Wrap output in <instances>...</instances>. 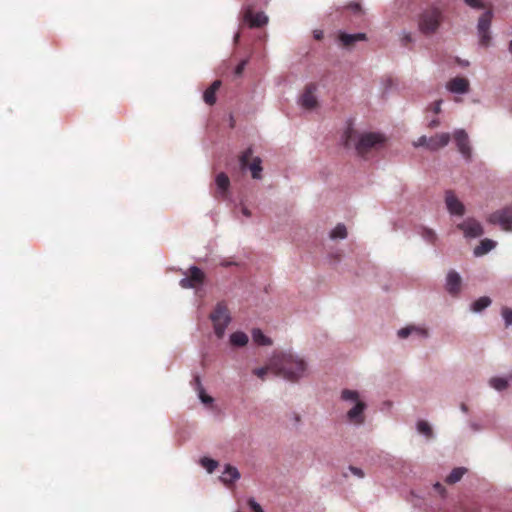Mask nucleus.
Returning <instances> with one entry per match:
<instances>
[{"instance_id":"1","label":"nucleus","mask_w":512,"mask_h":512,"mask_svg":"<svg viewBox=\"0 0 512 512\" xmlns=\"http://www.w3.org/2000/svg\"><path fill=\"white\" fill-rule=\"evenodd\" d=\"M270 368L284 380L296 383L309 375L307 360L292 349L276 351L270 359Z\"/></svg>"},{"instance_id":"2","label":"nucleus","mask_w":512,"mask_h":512,"mask_svg":"<svg viewBox=\"0 0 512 512\" xmlns=\"http://www.w3.org/2000/svg\"><path fill=\"white\" fill-rule=\"evenodd\" d=\"M345 147L354 145L357 154L364 157L372 149L382 147L386 141L384 134L380 132H363L357 133L352 127H348L343 136Z\"/></svg>"},{"instance_id":"3","label":"nucleus","mask_w":512,"mask_h":512,"mask_svg":"<svg viewBox=\"0 0 512 512\" xmlns=\"http://www.w3.org/2000/svg\"><path fill=\"white\" fill-rule=\"evenodd\" d=\"M444 21L443 12L436 6L421 11L417 16L418 31L426 38L436 34Z\"/></svg>"},{"instance_id":"4","label":"nucleus","mask_w":512,"mask_h":512,"mask_svg":"<svg viewBox=\"0 0 512 512\" xmlns=\"http://www.w3.org/2000/svg\"><path fill=\"white\" fill-rule=\"evenodd\" d=\"M340 398L345 402L354 404L346 413L347 421L356 427L362 426L365 423V411L368 406L364 400L360 399L359 392L357 390L343 389Z\"/></svg>"},{"instance_id":"5","label":"nucleus","mask_w":512,"mask_h":512,"mask_svg":"<svg viewBox=\"0 0 512 512\" xmlns=\"http://www.w3.org/2000/svg\"><path fill=\"white\" fill-rule=\"evenodd\" d=\"M267 2L268 0H260L259 2L253 1L251 3L244 4L239 15V20L242 23L247 24L250 28L265 26L269 21L268 16L264 12L254 13L253 10L258 4H266Z\"/></svg>"},{"instance_id":"6","label":"nucleus","mask_w":512,"mask_h":512,"mask_svg":"<svg viewBox=\"0 0 512 512\" xmlns=\"http://www.w3.org/2000/svg\"><path fill=\"white\" fill-rule=\"evenodd\" d=\"M209 319L213 323L214 333L218 338L225 335L226 328L230 324L232 318L229 310L224 302H218L211 312Z\"/></svg>"},{"instance_id":"7","label":"nucleus","mask_w":512,"mask_h":512,"mask_svg":"<svg viewBox=\"0 0 512 512\" xmlns=\"http://www.w3.org/2000/svg\"><path fill=\"white\" fill-rule=\"evenodd\" d=\"M487 221L491 225L499 226L505 232L512 231V206H506L492 212Z\"/></svg>"},{"instance_id":"8","label":"nucleus","mask_w":512,"mask_h":512,"mask_svg":"<svg viewBox=\"0 0 512 512\" xmlns=\"http://www.w3.org/2000/svg\"><path fill=\"white\" fill-rule=\"evenodd\" d=\"M450 142V134L449 133H440L432 137H427L425 135L419 137L417 141L413 142V146L424 147L430 151H437L440 148H443L448 145Z\"/></svg>"},{"instance_id":"9","label":"nucleus","mask_w":512,"mask_h":512,"mask_svg":"<svg viewBox=\"0 0 512 512\" xmlns=\"http://www.w3.org/2000/svg\"><path fill=\"white\" fill-rule=\"evenodd\" d=\"M493 18V11H485L478 19L477 23V35L479 37V45L482 47H488L491 42L490 27Z\"/></svg>"},{"instance_id":"10","label":"nucleus","mask_w":512,"mask_h":512,"mask_svg":"<svg viewBox=\"0 0 512 512\" xmlns=\"http://www.w3.org/2000/svg\"><path fill=\"white\" fill-rule=\"evenodd\" d=\"M454 140L456 147L466 162L472 161V147L469 136L464 129H456L454 131Z\"/></svg>"},{"instance_id":"11","label":"nucleus","mask_w":512,"mask_h":512,"mask_svg":"<svg viewBox=\"0 0 512 512\" xmlns=\"http://www.w3.org/2000/svg\"><path fill=\"white\" fill-rule=\"evenodd\" d=\"M405 500L414 508L421 509L425 512H436L431 503L428 501L426 494L422 491L412 489L408 492Z\"/></svg>"},{"instance_id":"12","label":"nucleus","mask_w":512,"mask_h":512,"mask_svg":"<svg viewBox=\"0 0 512 512\" xmlns=\"http://www.w3.org/2000/svg\"><path fill=\"white\" fill-rule=\"evenodd\" d=\"M457 228L463 232L465 238H478L484 234L482 224L472 217L457 224Z\"/></svg>"},{"instance_id":"13","label":"nucleus","mask_w":512,"mask_h":512,"mask_svg":"<svg viewBox=\"0 0 512 512\" xmlns=\"http://www.w3.org/2000/svg\"><path fill=\"white\" fill-rule=\"evenodd\" d=\"M190 276L183 277L179 281V285L184 289L196 288L198 285H202L204 282V272L195 265L189 268Z\"/></svg>"},{"instance_id":"14","label":"nucleus","mask_w":512,"mask_h":512,"mask_svg":"<svg viewBox=\"0 0 512 512\" xmlns=\"http://www.w3.org/2000/svg\"><path fill=\"white\" fill-rule=\"evenodd\" d=\"M445 204L451 215L463 216L465 214L464 204L456 197L453 191L445 192Z\"/></svg>"},{"instance_id":"15","label":"nucleus","mask_w":512,"mask_h":512,"mask_svg":"<svg viewBox=\"0 0 512 512\" xmlns=\"http://www.w3.org/2000/svg\"><path fill=\"white\" fill-rule=\"evenodd\" d=\"M462 278L455 270L448 271L445 278V289L451 296H457L460 293Z\"/></svg>"},{"instance_id":"16","label":"nucleus","mask_w":512,"mask_h":512,"mask_svg":"<svg viewBox=\"0 0 512 512\" xmlns=\"http://www.w3.org/2000/svg\"><path fill=\"white\" fill-rule=\"evenodd\" d=\"M215 184L217 187L216 197L221 198L225 201L229 200V187L230 180L226 173L220 172L215 177Z\"/></svg>"},{"instance_id":"17","label":"nucleus","mask_w":512,"mask_h":512,"mask_svg":"<svg viewBox=\"0 0 512 512\" xmlns=\"http://www.w3.org/2000/svg\"><path fill=\"white\" fill-rule=\"evenodd\" d=\"M446 88L453 94H465L469 91V81L463 77H455L446 84Z\"/></svg>"},{"instance_id":"18","label":"nucleus","mask_w":512,"mask_h":512,"mask_svg":"<svg viewBox=\"0 0 512 512\" xmlns=\"http://www.w3.org/2000/svg\"><path fill=\"white\" fill-rule=\"evenodd\" d=\"M241 477V474L237 467L226 464L224 466V470L222 472V475L220 476V481L225 484L226 486H229L231 484H234L237 480H239Z\"/></svg>"},{"instance_id":"19","label":"nucleus","mask_w":512,"mask_h":512,"mask_svg":"<svg viewBox=\"0 0 512 512\" xmlns=\"http://www.w3.org/2000/svg\"><path fill=\"white\" fill-rule=\"evenodd\" d=\"M191 385L193 386L194 390L196 391L199 400L204 405H211L214 402L213 397L206 394L205 389L201 383V378L199 375H195L193 377V380L191 381Z\"/></svg>"},{"instance_id":"20","label":"nucleus","mask_w":512,"mask_h":512,"mask_svg":"<svg viewBox=\"0 0 512 512\" xmlns=\"http://www.w3.org/2000/svg\"><path fill=\"white\" fill-rule=\"evenodd\" d=\"M315 90V85H309L306 87L304 93L302 94L299 100V103L302 107L306 109H313L316 106L317 100L314 95Z\"/></svg>"},{"instance_id":"21","label":"nucleus","mask_w":512,"mask_h":512,"mask_svg":"<svg viewBox=\"0 0 512 512\" xmlns=\"http://www.w3.org/2000/svg\"><path fill=\"white\" fill-rule=\"evenodd\" d=\"M397 335L401 339H405L410 335H416L420 338H427L429 336L428 331L424 328L417 326H406L397 331Z\"/></svg>"},{"instance_id":"22","label":"nucleus","mask_w":512,"mask_h":512,"mask_svg":"<svg viewBox=\"0 0 512 512\" xmlns=\"http://www.w3.org/2000/svg\"><path fill=\"white\" fill-rule=\"evenodd\" d=\"M339 40L342 43L343 46L349 47L355 44L358 41H364L366 40V34L359 32L354 34H349L346 32H340L339 33Z\"/></svg>"},{"instance_id":"23","label":"nucleus","mask_w":512,"mask_h":512,"mask_svg":"<svg viewBox=\"0 0 512 512\" xmlns=\"http://www.w3.org/2000/svg\"><path fill=\"white\" fill-rule=\"evenodd\" d=\"M497 243L491 239H483L478 246L473 249L475 257H482L496 247Z\"/></svg>"},{"instance_id":"24","label":"nucleus","mask_w":512,"mask_h":512,"mask_svg":"<svg viewBox=\"0 0 512 512\" xmlns=\"http://www.w3.org/2000/svg\"><path fill=\"white\" fill-rule=\"evenodd\" d=\"M492 303V300L488 296H482L478 299H476L474 302L470 305V310L473 313H481L483 310L488 308Z\"/></svg>"},{"instance_id":"25","label":"nucleus","mask_w":512,"mask_h":512,"mask_svg":"<svg viewBox=\"0 0 512 512\" xmlns=\"http://www.w3.org/2000/svg\"><path fill=\"white\" fill-rule=\"evenodd\" d=\"M249 339L246 333L242 331H236L230 334L229 342L233 347H244L248 343Z\"/></svg>"},{"instance_id":"26","label":"nucleus","mask_w":512,"mask_h":512,"mask_svg":"<svg viewBox=\"0 0 512 512\" xmlns=\"http://www.w3.org/2000/svg\"><path fill=\"white\" fill-rule=\"evenodd\" d=\"M416 430L419 434L430 440L435 437L431 425L425 420H418L416 423Z\"/></svg>"},{"instance_id":"27","label":"nucleus","mask_w":512,"mask_h":512,"mask_svg":"<svg viewBox=\"0 0 512 512\" xmlns=\"http://www.w3.org/2000/svg\"><path fill=\"white\" fill-rule=\"evenodd\" d=\"M262 160L260 157H254L252 162L247 165V169L251 171V175L253 179L259 180L262 178Z\"/></svg>"},{"instance_id":"28","label":"nucleus","mask_w":512,"mask_h":512,"mask_svg":"<svg viewBox=\"0 0 512 512\" xmlns=\"http://www.w3.org/2000/svg\"><path fill=\"white\" fill-rule=\"evenodd\" d=\"M466 472L467 469L465 467H456L447 475L445 482L450 485L455 484L462 479Z\"/></svg>"},{"instance_id":"29","label":"nucleus","mask_w":512,"mask_h":512,"mask_svg":"<svg viewBox=\"0 0 512 512\" xmlns=\"http://www.w3.org/2000/svg\"><path fill=\"white\" fill-rule=\"evenodd\" d=\"M252 339L256 344L261 346H269L272 344V340L258 328L252 330Z\"/></svg>"},{"instance_id":"30","label":"nucleus","mask_w":512,"mask_h":512,"mask_svg":"<svg viewBox=\"0 0 512 512\" xmlns=\"http://www.w3.org/2000/svg\"><path fill=\"white\" fill-rule=\"evenodd\" d=\"M489 385L498 392L504 391L509 386V379L504 377H492Z\"/></svg>"},{"instance_id":"31","label":"nucleus","mask_w":512,"mask_h":512,"mask_svg":"<svg viewBox=\"0 0 512 512\" xmlns=\"http://www.w3.org/2000/svg\"><path fill=\"white\" fill-rule=\"evenodd\" d=\"M420 236L429 244H435L438 237L435 231L428 227H421L419 231Z\"/></svg>"},{"instance_id":"32","label":"nucleus","mask_w":512,"mask_h":512,"mask_svg":"<svg viewBox=\"0 0 512 512\" xmlns=\"http://www.w3.org/2000/svg\"><path fill=\"white\" fill-rule=\"evenodd\" d=\"M332 240L345 239L347 237V229L344 224L339 223L329 234Z\"/></svg>"},{"instance_id":"33","label":"nucleus","mask_w":512,"mask_h":512,"mask_svg":"<svg viewBox=\"0 0 512 512\" xmlns=\"http://www.w3.org/2000/svg\"><path fill=\"white\" fill-rule=\"evenodd\" d=\"M200 465L209 473H213L214 470L218 467L219 463L217 460H214L209 457H202L200 459Z\"/></svg>"},{"instance_id":"34","label":"nucleus","mask_w":512,"mask_h":512,"mask_svg":"<svg viewBox=\"0 0 512 512\" xmlns=\"http://www.w3.org/2000/svg\"><path fill=\"white\" fill-rule=\"evenodd\" d=\"M399 41L401 46L408 47L409 44H413L415 42V39L411 32L402 30L399 32Z\"/></svg>"},{"instance_id":"35","label":"nucleus","mask_w":512,"mask_h":512,"mask_svg":"<svg viewBox=\"0 0 512 512\" xmlns=\"http://www.w3.org/2000/svg\"><path fill=\"white\" fill-rule=\"evenodd\" d=\"M253 154L252 147H248L239 157V164L242 170L247 169L249 159Z\"/></svg>"},{"instance_id":"36","label":"nucleus","mask_w":512,"mask_h":512,"mask_svg":"<svg viewBox=\"0 0 512 512\" xmlns=\"http://www.w3.org/2000/svg\"><path fill=\"white\" fill-rule=\"evenodd\" d=\"M215 94H216V92L213 91V89H210V88L206 89L203 94L205 103H207L208 105H213L216 102Z\"/></svg>"},{"instance_id":"37","label":"nucleus","mask_w":512,"mask_h":512,"mask_svg":"<svg viewBox=\"0 0 512 512\" xmlns=\"http://www.w3.org/2000/svg\"><path fill=\"white\" fill-rule=\"evenodd\" d=\"M347 8L351 10L356 17H361L364 14V10L358 2H351L348 4Z\"/></svg>"},{"instance_id":"38","label":"nucleus","mask_w":512,"mask_h":512,"mask_svg":"<svg viewBox=\"0 0 512 512\" xmlns=\"http://www.w3.org/2000/svg\"><path fill=\"white\" fill-rule=\"evenodd\" d=\"M433 489L442 500H445L447 498V495H448L447 490L440 482L434 483Z\"/></svg>"},{"instance_id":"39","label":"nucleus","mask_w":512,"mask_h":512,"mask_svg":"<svg viewBox=\"0 0 512 512\" xmlns=\"http://www.w3.org/2000/svg\"><path fill=\"white\" fill-rule=\"evenodd\" d=\"M433 489L442 500H445L447 498V495H448L447 490L440 482L434 483Z\"/></svg>"},{"instance_id":"40","label":"nucleus","mask_w":512,"mask_h":512,"mask_svg":"<svg viewBox=\"0 0 512 512\" xmlns=\"http://www.w3.org/2000/svg\"><path fill=\"white\" fill-rule=\"evenodd\" d=\"M502 317H503L505 325L507 327L512 326V309L503 308L502 309Z\"/></svg>"},{"instance_id":"41","label":"nucleus","mask_w":512,"mask_h":512,"mask_svg":"<svg viewBox=\"0 0 512 512\" xmlns=\"http://www.w3.org/2000/svg\"><path fill=\"white\" fill-rule=\"evenodd\" d=\"M247 504L249 508L252 510V512H264L261 505L253 497H250L247 500Z\"/></svg>"},{"instance_id":"42","label":"nucleus","mask_w":512,"mask_h":512,"mask_svg":"<svg viewBox=\"0 0 512 512\" xmlns=\"http://www.w3.org/2000/svg\"><path fill=\"white\" fill-rule=\"evenodd\" d=\"M247 64H248V59L241 60L238 63V65L236 66V68L234 70V74L236 76H241Z\"/></svg>"},{"instance_id":"43","label":"nucleus","mask_w":512,"mask_h":512,"mask_svg":"<svg viewBox=\"0 0 512 512\" xmlns=\"http://www.w3.org/2000/svg\"><path fill=\"white\" fill-rule=\"evenodd\" d=\"M348 470L354 475L356 476L357 478H364L365 477V473L363 471V469L359 468V467H356V466H352L350 465L348 467Z\"/></svg>"},{"instance_id":"44","label":"nucleus","mask_w":512,"mask_h":512,"mask_svg":"<svg viewBox=\"0 0 512 512\" xmlns=\"http://www.w3.org/2000/svg\"><path fill=\"white\" fill-rule=\"evenodd\" d=\"M464 3L473 9H482L484 7L481 0H464Z\"/></svg>"},{"instance_id":"45","label":"nucleus","mask_w":512,"mask_h":512,"mask_svg":"<svg viewBox=\"0 0 512 512\" xmlns=\"http://www.w3.org/2000/svg\"><path fill=\"white\" fill-rule=\"evenodd\" d=\"M289 420L293 423V426L298 428L301 424V416L297 412H291L289 414Z\"/></svg>"},{"instance_id":"46","label":"nucleus","mask_w":512,"mask_h":512,"mask_svg":"<svg viewBox=\"0 0 512 512\" xmlns=\"http://www.w3.org/2000/svg\"><path fill=\"white\" fill-rule=\"evenodd\" d=\"M267 371H268V369H267L266 367H259V368L254 369L253 373H254L257 377H259V378H261V379H264V377H265V376H266V374H267Z\"/></svg>"},{"instance_id":"47","label":"nucleus","mask_w":512,"mask_h":512,"mask_svg":"<svg viewBox=\"0 0 512 512\" xmlns=\"http://www.w3.org/2000/svg\"><path fill=\"white\" fill-rule=\"evenodd\" d=\"M240 264L236 261L224 259L220 262V266L222 267H230V266H239Z\"/></svg>"},{"instance_id":"48","label":"nucleus","mask_w":512,"mask_h":512,"mask_svg":"<svg viewBox=\"0 0 512 512\" xmlns=\"http://www.w3.org/2000/svg\"><path fill=\"white\" fill-rule=\"evenodd\" d=\"M441 105H442V100H437V101L433 104L432 111H433L435 114L440 113V112H441Z\"/></svg>"},{"instance_id":"49","label":"nucleus","mask_w":512,"mask_h":512,"mask_svg":"<svg viewBox=\"0 0 512 512\" xmlns=\"http://www.w3.org/2000/svg\"><path fill=\"white\" fill-rule=\"evenodd\" d=\"M221 86V81L220 80H215L211 86L209 87L210 89H213V91H217L219 89V87Z\"/></svg>"},{"instance_id":"50","label":"nucleus","mask_w":512,"mask_h":512,"mask_svg":"<svg viewBox=\"0 0 512 512\" xmlns=\"http://www.w3.org/2000/svg\"><path fill=\"white\" fill-rule=\"evenodd\" d=\"M313 36L316 40H320L323 38V31L321 30H314Z\"/></svg>"},{"instance_id":"51","label":"nucleus","mask_w":512,"mask_h":512,"mask_svg":"<svg viewBox=\"0 0 512 512\" xmlns=\"http://www.w3.org/2000/svg\"><path fill=\"white\" fill-rule=\"evenodd\" d=\"M439 124H440V121L438 119H433L429 122L428 126L431 128H435V127L439 126Z\"/></svg>"},{"instance_id":"52","label":"nucleus","mask_w":512,"mask_h":512,"mask_svg":"<svg viewBox=\"0 0 512 512\" xmlns=\"http://www.w3.org/2000/svg\"><path fill=\"white\" fill-rule=\"evenodd\" d=\"M457 63L459 65H461L462 67H467L469 66V61L468 60H462L460 58H457Z\"/></svg>"},{"instance_id":"53","label":"nucleus","mask_w":512,"mask_h":512,"mask_svg":"<svg viewBox=\"0 0 512 512\" xmlns=\"http://www.w3.org/2000/svg\"><path fill=\"white\" fill-rule=\"evenodd\" d=\"M242 213L246 217H250L251 216V212L249 211V209L247 207H242Z\"/></svg>"},{"instance_id":"54","label":"nucleus","mask_w":512,"mask_h":512,"mask_svg":"<svg viewBox=\"0 0 512 512\" xmlns=\"http://www.w3.org/2000/svg\"><path fill=\"white\" fill-rule=\"evenodd\" d=\"M460 410H461L463 413H468V410H469V409H468V406H467L466 404L462 403V404L460 405Z\"/></svg>"},{"instance_id":"55","label":"nucleus","mask_w":512,"mask_h":512,"mask_svg":"<svg viewBox=\"0 0 512 512\" xmlns=\"http://www.w3.org/2000/svg\"><path fill=\"white\" fill-rule=\"evenodd\" d=\"M239 39H240V33H239V32H236V33L234 34V37H233V42H234L235 44H237V43H238V41H239Z\"/></svg>"},{"instance_id":"56","label":"nucleus","mask_w":512,"mask_h":512,"mask_svg":"<svg viewBox=\"0 0 512 512\" xmlns=\"http://www.w3.org/2000/svg\"><path fill=\"white\" fill-rule=\"evenodd\" d=\"M470 427H471L473 430H476V431L480 430V426H479L477 423H475V422H472V423L470 424Z\"/></svg>"},{"instance_id":"57","label":"nucleus","mask_w":512,"mask_h":512,"mask_svg":"<svg viewBox=\"0 0 512 512\" xmlns=\"http://www.w3.org/2000/svg\"><path fill=\"white\" fill-rule=\"evenodd\" d=\"M508 50L510 53H512V40L509 42Z\"/></svg>"},{"instance_id":"58","label":"nucleus","mask_w":512,"mask_h":512,"mask_svg":"<svg viewBox=\"0 0 512 512\" xmlns=\"http://www.w3.org/2000/svg\"><path fill=\"white\" fill-rule=\"evenodd\" d=\"M340 261V256L337 254L335 255V263H338Z\"/></svg>"},{"instance_id":"59","label":"nucleus","mask_w":512,"mask_h":512,"mask_svg":"<svg viewBox=\"0 0 512 512\" xmlns=\"http://www.w3.org/2000/svg\"><path fill=\"white\" fill-rule=\"evenodd\" d=\"M230 120H231V126H233V117L232 116L230 117Z\"/></svg>"}]
</instances>
